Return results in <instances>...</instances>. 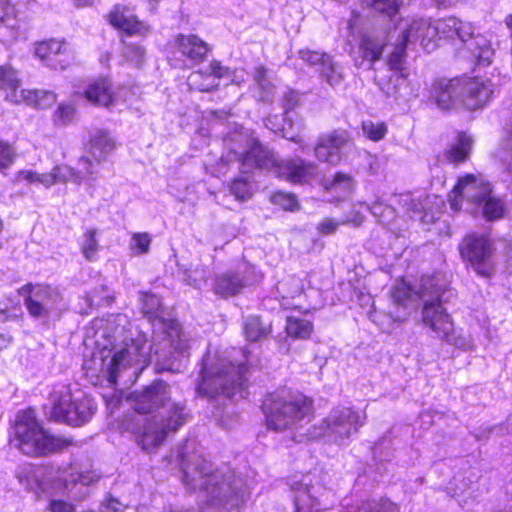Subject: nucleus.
I'll use <instances>...</instances> for the list:
<instances>
[{"instance_id": "obj_22", "label": "nucleus", "mask_w": 512, "mask_h": 512, "mask_svg": "<svg viewBox=\"0 0 512 512\" xmlns=\"http://www.w3.org/2000/svg\"><path fill=\"white\" fill-rule=\"evenodd\" d=\"M175 46L192 65L203 62L210 51L209 45L195 34H178L175 38Z\"/></svg>"}, {"instance_id": "obj_43", "label": "nucleus", "mask_w": 512, "mask_h": 512, "mask_svg": "<svg viewBox=\"0 0 512 512\" xmlns=\"http://www.w3.org/2000/svg\"><path fill=\"white\" fill-rule=\"evenodd\" d=\"M188 85L190 88L202 91L209 92L218 87V82L214 81V79L207 80V74L203 70L192 72L188 77Z\"/></svg>"}, {"instance_id": "obj_48", "label": "nucleus", "mask_w": 512, "mask_h": 512, "mask_svg": "<svg viewBox=\"0 0 512 512\" xmlns=\"http://www.w3.org/2000/svg\"><path fill=\"white\" fill-rule=\"evenodd\" d=\"M19 86L20 80L17 72L11 67H0V87L16 92Z\"/></svg>"}, {"instance_id": "obj_21", "label": "nucleus", "mask_w": 512, "mask_h": 512, "mask_svg": "<svg viewBox=\"0 0 512 512\" xmlns=\"http://www.w3.org/2000/svg\"><path fill=\"white\" fill-rule=\"evenodd\" d=\"M108 17L112 26L124 31L127 35L144 36L149 32V27L139 21L132 10L125 5H114Z\"/></svg>"}, {"instance_id": "obj_32", "label": "nucleus", "mask_w": 512, "mask_h": 512, "mask_svg": "<svg viewBox=\"0 0 512 512\" xmlns=\"http://www.w3.org/2000/svg\"><path fill=\"white\" fill-rule=\"evenodd\" d=\"M466 189L493 192L492 184L482 174H466L460 177L450 192H463Z\"/></svg>"}, {"instance_id": "obj_19", "label": "nucleus", "mask_w": 512, "mask_h": 512, "mask_svg": "<svg viewBox=\"0 0 512 512\" xmlns=\"http://www.w3.org/2000/svg\"><path fill=\"white\" fill-rule=\"evenodd\" d=\"M455 37H458L466 44L467 49L471 52L478 64L484 66L491 64L494 50L485 37L481 35L474 36V28L471 23L462 22L457 19Z\"/></svg>"}, {"instance_id": "obj_27", "label": "nucleus", "mask_w": 512, "mask_h": 512, "mask_svg": "<svg viewBox=\"0 0 512 512\" xmlns=\"http://www.w3.org/2000/svg\"><path fill=\"white\" fill-rule=\"evenodd\" d=\"M84 95L91 103L108 107L114 101L111 82L107 78H98L88 85Z\"/></svg>"}, {"instance_id": "obj_52", "label": "nucleus", "mask_w": 512, "mask_h": 512, "mask_svg": "<svg viewBox=\"0 0 512 512\" xmlns=\"http://www.w3.org/2000/svg\"><path fill=\"white\" fill-rule=\"evenodd\" d=\"M75 108L71 104H61L55 111V123L58 125H66L70 123L74 117Z\"/></svg>"}, {"instance_id": "obj_23", "label": "nucleus", "mask_w": 512, "mask_h": 512, "mask_svg": "<svg viewBox=\"0 0 512 512\" xmlns=\"http://www.w3.org/2000/svg\"><path fill=\"white\" fill-rule=\"evenodd\" d=\"M66 53V43L54 39L42 41L35 48V55L52 69L66 68L68 65Z\"/></svg>"}, {"instance_id": "obj_28", "label": "nucleus", "mask_w": 512, "mask_h": 512, "mask_svg": "<svg viewBox=\"0 0 512 512\" xmlns=\"http://www.w3.org/2000/svg\"><path fill=\"white\" fill-rule=\"evenodd\" d=\"M115 148V142L107 130H97L91 136L89 155L94 159L98 166L100 162L106 159L107 155Z\"/></svg>"}, {"instance_id": "obj_58", "label": "nucleus", "mask_w": 512, "mask_h": 512, "mask_svg": "<svg viewBox=\"0 0 512 512\" xmlns=\"http://www.w3.org/2000/svg\"><path fill=\"white\" fill-rule=\"evenodd\" d=\"M154 322H155V323H153V326H154V327H156V326H157V328H154V329H153V332H156V331H157V329H158V330H159V332H161V333H162V335H163V342H162V343H154V344H155V345H157V346H158L160 349H162V350H163V349H165V348H166V350H170V351H171V353H172V354H175L176 356H178V359H179V360H181V361H182V363L185 365V363H184V359H185L186 357H188V355H189V350L191 349V347L187 350V352H186L184 355H183V354H178V353L176 352V350L174 349V347H173V346H170L169 341L167 340V337H166V335L163 333V331L159 329V326H158L157 321H154Z\"/></svg>"}, {"instance_id": "obj_33", "label": "nucleus", "mask_w": 512, "mask_h": 512, "mask_svg": "<svg viewBox=\"0 0 512 512\" xmlns=\"http://www.w3.org/2000/svg\"><path fill=\"white\" fill-rule=\"evenodd\" d=\"M472 139L464 133L457 137V143L448 148L444 154V159L449 163H459L465 161L470 153Z\"/></svg>"}, {"instance_id": "obj_30", "label": "nucleus", "mask_w": 512, "mask_h": 512, "mask_svg": "<svg viewBox=\"0 0 512 512\" xmlns=\"http://www.w3.org/2000/svg\"><path fill=\"white\" fill-rule=\"evenodd\" d=\"M362 4L372 14L393 22L398 14L401 0H362Z\"/></svg>"}, {"instance_id": "obj_36", "label": "nucleus", "mask_w": 512, "mask_h": 512, "mask_svg": "<svg viewBox=\"0 0 512 512\" xmlns=\"http://www.w3.org/2000/svg\"><path fill=\"white\" fill-rule=\"evenodd\" d=\"M320 76L331 87H337L344 80L343 68L338 62L334 61L332 56H330L320 68Z\"/></svg>"}, {"instance_id": "obj_44", "label": "nucleus", "mask_w": 512, "mask_h": 512, "mask_svg": "<svg viewBox=\"0 0 512 512\" xmlns=\"http://www.w3.org/2000/svg\"><path fill=\"white\" fill-rule=\"evenodd\" d=\"M123 56L136 66L143 64L145 60L146 49L138 42L123 41Z\"/></svg>"}, {"instance_id": "obj_55", "label": "nucleus", "mask_w": 512, "mask_h": 512, "mask_svg": "<svg viewBox=\"0 0 512 512\" xmlns=\"http://www.w3.org/2000/svg\"><path fill=\"white\" fill-rule=\"evenodd\" d=\"M47 511L49 512H76V507L73 503L63 499H50Z\"/></svg>"}, {"instance_id": "obj_57", "label": "nucleus", "mask_w": 512, "mask_h": 512, "mask_svg": "<svg viewBox=\"0 0 512 512\" xmlns=\"http://www.w3.org/2000/svg\"><path fill=\"white\" fill-rule=\"evenodd\" d=\"M154 322H155V323H153V326H154V327H156V326H157V328H154V329H153V332H156V331H157V329H158V330H159V332H161V333H162V335H163V342H162V343H154V344H155V345H157V346H158L160 349H162V350H163V349H165V348H166V350H170V351H171V353H172V354H175L176 356H178V359H179V360H181V361H182V363L185 365V363H184V359H185L186 357H188V355H189V350L191 349V347L187 350V352H186L184 355H183V354H178V353L176 352V350L174 349V347H173V346H170L169 341L167 340V337H166V335L163 333V331L159 329V326H158L157 321H154Z\"/></svg>"}, {"instance_id": "obj_17", "label": "nucleus", "mask_w": 512, "mask_h": 512, "mask_svg": "<svg viewBox=\"0 0 512 512\" xmlns=\"http://www.w3.org/2000/svg\"><path fill=\"white\" fill-rule=\"evenodd\" d=\"M461 107L467 110L483 108L493 93L492 84L482 78H457Z\"/></svg>"}, {"instance_id": "obj_8", "label": "nucleus", "mask_w": 512, "mask_h": 512, "mask_svg": "<svg viewBox=\"0 0 512 512\" xmlns=\"http://www.w3.org/2000/svg\"><path fill=\"white\" fill-rule=\"evenodd\" d=\"M163 415L148 419L139 436V444L146 451L161 445L169 433L176 432L187 423L190 413L184 402L171 401Z\"/></svg>"}, {"instance_id": "obj_35", "label": "nucleus", "mask_w": 512, "mask_h": 512, "mask_svg": "<svg viewBox=\"0 0 512 512\" xmlns=\"http://www.w3.org/2000/svg\"><path fill=\"white\" fill-rule=\"evenodd\" d=\"M457 18L448 17L437 20L433 23V27H429L424 24L423 28H426V37L437 38H454L456 34Z\"/></svg>"}, {"instance_id": "obj_50", "label": "nucleus", "mask_w": 512, "mask_h": 512, "mask_svg": "<svg viewBox=\"0 0 512 512\" xmlns=\"http://www.w3.org/2000/svg\"><path fill=\"white\" fill-rule=\"evenodd\" d=\"M363 131L369 139L379 141L386 135L387 127L385 123H373L370 121L363 123Z\"/></svg>"}, {"instance_id": "obj_1", "label": "nucleus", "mask_w": 512, "mask_h": 512, "mask_svg": "<svg viewBox=\"0 0 512 512\" xmlns=\"http://www.w3.org/2000/svg\"><path fill=\"white\" fill-rule=\"evenodd\" d=\"M127 317L118 314L112 322H108L103 331V337L109 338L110 344L115 347L117 341L121 340L123 347L112 353L106 347L93 354L90 360H86L83 368L91 376L107 379L110 383L116 384L117 378L122 370L140 364L141 369L155 361L157 371L180 372L184 367L178 356L170 350L160 349L157 345L151 344L147 335L141 331L130 332L125 336V324Z\"/></svg>"}, {"instance_id": "obj_60", "label": "nucleus", "mask_w": 512, "mask_h": 512, "mask_svg": "<svg viewBox=\"0 0 512 512\" xmlns=\"http://www.w3.org/2000/svg\"><path fill=\"white\" fill-rule=\"evenodd\" d=\"M254 80L264 92L269 91L271 84L267 78V70L263 66L255 68Z\"/></svg>"}, {"instance_id": "obj_40", "label": "nucleus", "mask_w": 512, "mask_h": 512, "mask_svg": "<svg viewBox=\"0 0 512 512\" xmlns=\"http://www.w3.org/2000/svg\"><path fill=\"white\" fill-rule=\"evenodd\" d=\"M346 512H399V507L389 500H371L363 501L359 505L347 508Z\"/></svg>"}, {"instance_id": "obj_46", "label": "nucleus", "mask_w": 512, "mask_h": 512, "mask_svg": "<svg viewBox=\"0 0 512 512\" xmlns=\"http://www.w3.org/2000/svg\"><path fill=\"white\" fill-rule=\"evenodd\" d=\"M408 45L409 44H404V39L401 37L400 42L395 46L394 51L388 59L390 72H402V65L406 56L405 50Z\"/></svg>"}, {"instance_id": "obj_25", "label": "nucleus", "mask_w": 512, "mask_h": 512, "mask_svg": "<svg viewBox=\"0 0 512 512\" xmlns=\"http://www.w3.org/2000/svg\"><path fill=\"white\" fill-rule=\"evenodd\" d=\"M457 78L449 81H438L434 85V97L437 106L442 110L461 107Z\"/></svg>"}, {"instance_id": "obj_2", "label": "nucleus", "mask_w": 512, "mask_h": 512, "mask_svg": "<svg viewBox=\"0 0 512 512\" xmlns=\"http://www.w3.org/2000/svg\"><path fill=\"white\" fill-rule=\"evenodd\" d=\"M227 153L218 164V171L225 173L231 162H238L241 175L231 184L230 192H251L254 190L252 175L255 169H273L275 173L293 184H304L316 178L319 169L311 161L300 157L279 161L274 152L263 146L258 139L251 137L243 128L227 134L224 138Z\"/></svg>"}, {"instance_id": "obj_56", "label": "nucleus", "mask_w": 512, "mask_h": 512, "mask_svg": "<svg viewBox=\"0 0 512 512\" xmlns=\"http://www.w3.org/2000/svg\"><path fill=\"white\" fill-rule=\"evenodd\" d=\"M14 161V152L10 145L0 142V170L6 169Z\"/></svg>"}, {"instance_id": "obj_11", "label": "nucleus", "mask_w": 512, "mask_h": 512, "mask_svg": "<svg viewBox=\"0 0 512 512\" xmlns=\"http://www.w3.org/2000/svg\"><path fill=\"white\" fill-rule=\"evenodd\" d=\"M52 401L51 418L70 426L87 423L96 411V405L91 398L81 392L73 394L68 388L55 392Z\"/></svg>"}, {"instance_id": "obj_13", "label": "nucleus", "mask_w": 512, "mask_h": 512, "mask_svg": "<svg viewBox=\"0 0 512 512\" xmlns=\"http://www.w3.org/2000/svg\"><path fill=\"white\" fill-rule=\"evenodd\" d=\"M23 291L29 292L24 298V304L29 315L35 319L47 320L59 316L64 308L63 296L56 287L28 284L23 287Z\"/></svg>"}, {"instance_id": "obj_47", "label": "nucleus", "mask_w": 512, "mask_h": 512, "mask_svg": "<svg viewBox=\"0 0 512 512\" xmlns=\"http://www.w3.org/2000/svg\"><path fill=\"white\" fill-rule=\"evenodd\" d=\"M270 201L285 211L295 212L300 209V204L295 194H271Z\"/></svg>"}, {"instance_id": "obj_31", "label": "nucleus", "mask_w": 512, "mask_h": 512, "mask_svg": "<svg viewBox=\"0 0 512 512\" xmlns=\"http://www.w3.org/2000/svg\"><path fill=\"white\" fill-rule=\"evenodd\" d=\"M476 204L486 220H497L504 216V203L500 199L493 197L491 194H480V197L477 198Z\"/></svg>"}, {"instance_id": "obj_4", "label": "nucleus", "mask_w": 512, "mask_h": 512, "mask_svg": "<svg viewBox=\"0 0 512 512\" xmlns=\"http://www.w3.org/2000/svg\"><path fill=\"white\" fill-rule=\"evenodd\" d=\"M451 294L440 275L423 277L417 291L404 281L398 282L390 293L392 302L397 307L406 308L409 302L419 300L422 303L421 320L424 326L449 343L454 340V327L443 303L449 300Z\"/></svg>"}, {"instance_id": "obj_29", "label": "nucleus", "mask_w": 512, "mask_h": 512, "mask_svg": "<svg viewBox=\"0 0 512 512\" xmlns=\"http://www.w3.org/2000/svg\"><path fill=\"white\" fill-rule=\"evenodd\" d=\"M243 333L245 338L251 342H258L266 339L271 331V322L264 321L261 317L250 315L243 319Z\"/></svg>"}, {"instance_id": "obj_16", "label": "nucleus", "mask_w": 512, "mask_h": 512, "mask_svg": "<svg viewBox=\"0 0 512 512\" xmlns=\"http://www.w3.org/2000/svg\"><path fill=\"white\" fill-rule=\"evenodd\" d=\"M136 412L151 414L165 408L171 402V386L164 380L157 379L141 390L132 394Z\"/></svg>"}, {"instance_id": "obj_26", "label": "nucleus", "mask_w": 512, "mask_h": 512, "mask_svg": "<svg viewBox=\"0 0 512 512\" xmlns=\"http://www.w3.org/2000/svg\"><path fill=\"white\" fill-rule=\"evenodd\" d=\"M248 284L242 273L228 271L215 278L214 291L224 297L233 296L240 293Z\"/></svg>"}, {"instance_id": "obj_62", "label": "nucleus", "mask_w": 512, "mask_h": 512, "mask_svg": "<svg viewBox=\"0 0 512 512\" xmlns=\"http://www.w3.org/2000/svg\"><path fill=\"white\" fill-rule=\"evenodd\" d=\"M100 512H124V509L117 499L109 496L102 502Z\"/></svg>"}, {"instance_id": "obj_7", "label": "nucleus", "mask_w": 512, "mask_h": 512, "mask_svg": "<svg viewBox=\"0 0 512 512\" xmlns=\"http://www.w3.org/2000/svg\"><path fill=\"white\" fill-rule=\"evenodd\" d=\"M11 444L29 456L59 452L73 444V439L49 435L35 418L33 410L18 413Z\"/></svg>"}, {"instance_id": "obj_6", "label": "nucleus", "mask_w": 512, "mask_h": 512, "mask_svg": "<svg viewBox=\"0 0 512 512\" xmlns=\"http://www.w3.org/2000/svg\"><path fill=\"white\" fill-rule=\"evenodd\" d=\"M262 410L268 429L298 431L311 421L313 401L302 393L281 390L266 396Z\"/></svg>"}, {"instance_id": "obj_3", "label": "nucleus", "mask_w": 512, "mask_h": 512, "mask_svg": "<svg viewBox=\"0 0 512 512\" xmlns=\"http://www.w3.org/2000/svg\"><path fill=\"white\" fill-rule=\"evenodd\" d=\"M189 448L186 444L178 453L184 484L190 488L199 485L205 493L207 506L219 512H237L244 502L242 479L229 467L214 470L200 455L188 456Z\"/></svg>"}, {"instance_id": "obj_53", "label": "nucleus", "mask_w": 512, "mask_h": 512, "mask_svg": "<svg viewBox=\"0 0 512 512\" xmlns=\"http://www.w3.org/2000/svg\"><path fill=\"white\" fill-rule=\"evenodd\" d=\"M203 71L207 74V80L220 79L225 77L228 74V68L224 67L218 61H212L207 68L203 69Z\"/></svg>"}, {"instance_id": "obj_14", "label": "nucleus", "mask_w": 512, "mask_h": 512, "mask_svg": "<svg viewBox=\"0 0 512 512\" xmlns=\"http://www.w3.org/2000/svg\"><path fill=\"white\" fill-rule=\"evenodd\" d=\"M160 299L153 294L145 293L142 296V311L151 321H157L159 329L163 331L178 354H185L190 348L192 341L190 335L185 332L178 321L164 319L161 316Z\"/></svg>"}, {"instance_id": "obj_41", "label": "nucleus", "mask_w": 512, "mask_h": 512, "mask_svg": "<svg viewBox=\"0 0 512 512\" xmlns=\"http://www.w3.org/2000/svg\"><path fill=\"white\" fill-rule=\"evenodd\" d=\"M210 272L207 266L199 264L184 272V281L195 288H202L207 284Z\"/></svg>"}, {"instance_id": "obj_59", "label": "nucleus", "mask_w": 512, "mask_h": 512, "mask_svg": "<svg viewBox=\"0 0 512 512\" xmlns=\"http://www.w3.org/2000/svg\"><path fill=\"white\" fill-rule=\"evenodd\" d=\"M299 104V95L295 91H288L283 96V108L285 110V118L288 116L289 111L293 110Z\"/></svg>"}, {"instance_id": "obj_12", "label": "nucleus", "mask_w": 512, "mask_h": 512, "mask_svg": "<svg viewBox=\"0 0 512 512\" xmlns=\"http://www.w3.org/2000/svg\"><path fill=\"white\" fill-rule=\"evenodd\" d=\"M287 484L293 493L295 512H319L328 508L329 491L318 475L295 476Z\"/></svg>"}, {"instance_id": "obj_49", "label": "nucleus", "mask_w": 512, "mask_h": 512, "mask_svg": "<svg viewBox=\"0 0 512 512\" xmlns=\"http://www.w3.org/2000/svg\"><path fill=\"white\" fill-rule=\"evenodd\" d=\"M299 58L310 66L320 65L322 67L324 62L330 57L329 54L310 49H302L298 52Z\"/></svg>"}, {"instance_id": "obj_39", "label": "nucleus", "mask_w": 512, "mask_h": 512, "mask_svg": "<svg viewBox=\"0 0 512 512\" xmlns=\"http://www.w3.org/2000/svg\"><path fill=\"white\" fill-rule=\"evenodd\" d=\"M23 98L34 107L45 109L56 101L54 92L46 90H21Z\"/></svg>"}, {"instance_id": "obj_42", "label": "nucleus", "mask_w": 512, "mask_h": 512, "mask_svg": "<svg viewBox=\"0 0 512 512\" xmlns=\"http://www.w3.org/2000/svg\"><path fill=\"white\" fill-rule=\"evenodd\" d=\"M323 187L325 190L352 191L355 189V181L350 174L337 172L331 179H324Z\"/></svg>"}, {"instance_id": "obj_54", "label": "nucleus", "mask_w": 512, "mask_h": 512, "mask_svg": "<svg viewBox=\"0 0 512 512\" xmlns=\"http://www.w3.org/2000/svg\"><path fill=\"white\" fill-rule=\"evenodd\" d=\"M151 243V238L147 233H135L132 236L131 246L138 250V253H147Z\"/></svg>"}, {"instance_id": "obj_10", "label": "nucleus", "mask_w": 512, "mask_h": 512, "mask_svg": "<svg viewBox=\"0 0 512 512\" xmlns=\"http://www.w3.org/2000/svg\"><path fill=\"white\" fill-rule=\"evenodd\" d=\"M95 165L89 156H83L78 162V171L68 166L55 167L50 173H38L34 170H21L15 181L19 184L34 185L37 188L48 189L53 184L88 182L94 175Z\"/></svg>"}, {"instance_id": "obj_51", "label": "nucleus", "mask_w": 512, "mask_h": 512, "mask_svg": "<svg viewBox=\"0 0 512 512\" xmlns=\"http://www.w3.org/2000/svg\"><path fill=\"white\" fill-rule=\"evenodd\" d=\"M20 314V308L14 306L10 300L0 301V322L16 320Z\"/></svg>"}, {"instance_id": "obj_45", "label": "nucleus", "mask_w": 512, "mask_h": 512, "mask_svg": "<svg viewBox=\"0 0 512 512\" xmlns=\"http://www.w3.org/2000/svg\"><path fill=\"white\" fill-rule=\"evenodd\" d=\"M97 230L90 229L83 235V240L81 243V251L85 258L89 261L95 259V256L98 251V241L96 239Z\"/></svg>"}, {"instance_id": "obj_38", "label": "nucleus", "mask_w": 512, "mask_h": 512, "mask_svg": "<svg viewBox=\"0 0 512 512\" xmlns=\"http://www.w3.org/2000/svg\"><path fill=\"white\" fill-rule=\"evenodd\" d=\"M406 77L402 72H390L389 75L381 77L378 85L381 91L388 97H397L400 88L405 84Z\"/></svg>"}, {"instance_id": "obj_61", "label": "nucleus", "mask_w": 512, "mask_h": 512, "mask_svg": "<svg viewBox=\"0 0 512 512\" xmlns=\"http://www.w3.org/2000/svg\"><path fill=\"white\" fill-rule=\"evenodd\" d=\"M339 224L331 218H325L317 225V230L322 235H330L335 233Z\"/></svg>"}, {"instance_id": "obj_64", "label": "nucleus", "mask_w": 512, "mask_h": 512, "mask_svg": "<svg viewBox=\"0 0 512 512\" xmlns=\"http://www.w3.org/2000/svg\"><path fill=\"white\" fill-rule=\"evenodd\" d=\"M448 195L451 210L454 212L460 211L464 194H454L453 196H451V194Z\"/></svg>"}, {"instance_id": "obj_5", "label": "nucleus", "mask_w": 512, "mask_h": 512, "mask_svg": "<svg viewBox=\"0 0 512 512\" xmlns=\"http://www.w3.org/2000/svg\"><path fill=\"white\" fill-rule=\"evenodd\" d=\"M247 364L233 362L230 355L208 351L200 368V380L196 390L199 395L209 399H242L247 392Z\"/></svg>"}, {"instance_id": "obj_63", "label": "nucleus", "mask_w": 512, "mask_h": 512, "mask_svg": "<svg viewBox=\"0 0 512 512\" xmlns=\"http://www.w3.org/2000/svg\"><path fill=\"white\" fill-rule=\"evenodd\" d=\"M59 481L62 483L65 490L68 489L70 483H73V484L80 483L82 485H88L91 482L89 477L87 475H83V474H78L76 477H73L71 480H68L65 478V479H59Z\"/></svg>"}, {"instance_id": "obj_24", "label": "nucleus", "mask_w": 512, "mask_h": 512, "mask_svg": "<svg viewBox=\"0 0 512 512\" xmlns=\"http://www.w3.org/2000/svg\"><path fill=\"white\" fill-rule=\"evenodd\" d=\"M424 24L433 27V23L425 18L412 19L410 23H407L401 32L404 44L412 45L419 42L424 49L433 50L436 46L435 37H426Z\"/></svg>"}, {"instance_id": "obj_20", "label": "nucleus", "mask_w": 512, "mask_h": 512, "mask_svg": "<svg viewBox=\"0 0 512 512\" xmlns=\"http://www.w3.org/2000/svg\"><path fill=\"white\" fill-rule=\"evenodd\" d=\"M388 44L387 30L380 32L368 31L360 41L359 52L361 55L355 58V65L362 67L365 61L375 63L381 59L384 48Z\"/></svg>"}, {"instance_id": "obj_18", "label": "nucleus", "mask_w": 512, "mask_h": 512, "mask_svg": "<svg viewBox=\"0 0 512 512\" xmlns=\"http://www.w3.org/2000/svg\"><path fill=\"white\" fill-rule=\"evenodd\" d=\"M348 142L349 135L345 130L323 133L317 139L314 155L321 162L338 165L343 157L342 149Z\"/></svg>"}, {"instance_id": "obj_34", "label": "nucleus", "mask_w": 512, "mask_h": 512, "mask_svg": "<svg viewBox=\"0 0 512 512\" xmlns=\"http://www.w3.org/2000/svg\"><path fill=\"white\" fill-rule=\"evenodd\" d=\"M285 332L292 339H308L313 332L311 321L295 316L286 318Z\"/></svg>"}, {"instance_id": "obj_9", "label": "nucleus", "mask_w": 512, "mask_h": 512, "mask_svg": "<svg viewBox=\"0 0 512 512\" xmlns=\"http://www.w3.org/2000/svg\"><path fill=\"white\" fill-rule=\"evenodd\" d=\"M361 416L351 407H336L324 418L319 427L310 433L309 439L323 438L326 442L345 445L351 436L364 424Z\"/></svg>"}, {"instance_id": "obj_37", "label": "nucleus", "mask_w": 512, "mask_h": 512, "mask_svg": "<svg viewBox=\"0 0 512 512\" xmlns=\"http://www.w3.org/2000/svg\"><path fill=\"white\" fill-rule=\"evenodd\" d=\"M496 157L504 171L512 177V128L505 132L496 151Z\"/></svg>"}, {"instance_id": "obj_15", "label": "nucleus", "mask_w": 512, "mask_h": 512, "mask_svg": "<svg viewBox=\"0 0 512 512\" xmlns=\"http://www.w3.org/2000/svg\"><path fill=\"white\" fill-rule=\"evenodd\" d=\"M460 252L468 260L474 271L482 277H490L494 266L491 261L493 253L492 241L486 235L471 234L460 245Z\"/></svg>"}]
</instances>
